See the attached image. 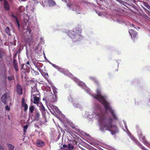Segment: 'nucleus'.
Segmentation results:
<instances>
[{"instance_id": "18", "label": "nucleus", "mask_w": 150, "mask_h": 150, "mask_svg": "<svg viewBox=\"0 0 150 150\" xmlns=\"http://www.w3.org/2000/svg\"><path fill=\"white\" fill-rule=\"evenodd\" d=\"M48 3L50 6H53L56 5V3L53 0H48Z\"/></svg>"}, {"instance_id": "49", "label": "nucleus", "mask_w": 150, "mask_h": 150, "mask_svg": "<svg viewBox=\"0 0 150 150\" xmlns=\"http://www.w3.org/2000/svg\"><path fill=\"white\" fill-rule=\"evenodd\" d=\"M25 64H27V65H30L29 64V62H26V63Z\"/></svg>"}, {"instance_id": "43", "label": "nucleus", "mask_w": 150, "mask_h": 150, "mask_svg": "<svg viewBox=\"0 0 150 150\" xmlns=\"http://www.w3.org/2000/svg\"><path fill=\"white\" fill-rule=\"evenodd\" d=\"M5 109L8 110H10V107L8 105H7L6 106Z\"/></svg>"}, {"instance_id": "53", "label": "nucleus", "mask_w": 150, "mask_h": 150, "mask_svg": "<svg viewBox=\"0 0 150 150\" xmlns=\"http://www.w3.org/2000/svg\"><path fill=\"white\" fill-rule=\"evenodd\" d=\"M45 75H47V76H48V74L47 73L46 74H45Z\"/></svg>"}, {"instance_id": "9", "label": "nucleus", "mask_w": 150, "mask_h": 150, "mask_svg": "<svg viewBox=\"0 0 150 150\" xmlns=\"http://www.w3.org/2000/svg\"><path fill=\"white\" fill-rule=\"evenodd\" d=\"M32 116L34 117V120L36 121L39 120L40 114L38 111L37 110H35Z\"/></svg>"}, {"instance_id": "38", "label": "nucleus", "mask_w": 150, "mask_h": 150, "mask_svg": "<svg viewBox=\"0 0 150 150\" xmlns=\"http://www.w3.org/2000/svg\"><path fill=\"white\" fill-rule=\"evenodd\" d=\"M13 79H14V77L13 76H12V77H11V76H8V79L10 81H11L12 80H13Z\"/></svg>"}, {"instance_id": "30", "label": "nucleus", "mask_w": 150, "mask_h": 150, "mask_svg": "<svg viewBox=\"0 0 150 150\" xmlns=\"http://www.w3.org/2000/svg\"><path fill=\"white\" fill-rule=\"evenodd\" d=\"M32 74L33 75H38L39 74V73L38 71H35L34 69L32 70Z\"/></svg>"}, {"instance_id": "14", "label": "nucleus", "mask_w": 150, "mask_h": 150, "mask_svg": "<svg viewBox=\"0 0 150 150\" xmlns=\"http://www.w3.org/2000/svg\"><path fill=\"white\" fill-rule=\"evenodd\" d=\"M72 10L76 11L77 14L81 13V9L79 6H76L72 8Z\"/></svg>"}, {"instance_id": "4", "label": "nucleus", "mask_w": 150, "mask_h": 150, "mask_svg": "<svg viewBox=\"0 0 150 150\" xmlns=\"http://www.w3.org/2000/svg\"><path fill=\"white\" fill-rule=\"evenodd\" d=\"M69 35L70 37L73 39L74 42L78 41L80 38V36L74 31H70L69 32Z\"/></svg>"}, {"instance_id": "16", "label": "nucleus", "mask_w": 150, "mask_h": 150, "mask_svg": "<svg viewBox=\"0 0 150 150\" xmlns=\"http://www.w3.org/2000/svg\"><path fill=\"white\" fill-rule=\"evenodd\" d=\"M7 98V94L5 93L2 96L1 100V101L5 104H7V102L6 101V99Z\"/></svg>"}, {"instance_id": "8", "label": "nucleus", "mask_w": 150, "mask_h": 150, "mask_svg": "<svg viewBox=\"0 0 150 150\" xmlns=\"http://www.w3.org/2000/svg\"><path fill=\"white\" fill-rule=\"evenodd\" d=\"M48 108L49 111L51 112H52V110L54 112H57L58 110L57 107L52 105H49Z\"/></svg>"}, {"instance_id": "2", "label": "nucleus", "mask_w": 150, "mask_h": 150, "mask_svg": "<svg viewBox=\"0 0 150 150\" xmlns=\"http://www.w3.org/2000/svg\"><path fill=\"white\" fill-rule=\"evenodd\" d=\"M96 93L97 94L93 96L94 98L98 100L103 105L108 103L104 97L101 94L100 91V89L97 90Z\"/></svg>"}, {"instance_id": "19", "label": "nucleus", "mask_w": 150, "mask_h": 150, "mask_svg": "<svg viewBox=\"0 0 150 150\" xmlns=\"http://www.w3.org/2000/svg\"><path fill=\"white\" fill-rule=\"evenodd\" d=\"M51 97V99L50 100V101L52 102H55L57 100V96H53L52 95L51 96H50V98Z\"/></svg>"}, {"instance_id": "50", "label": "nucleus", "mask_w": 150, "mask_h": 150, "mask_svg": "<svg viewBox=\"0 0 150 150\" xmlns=\"http://www.w3.org/2000/svg\"><path fill=\"white\" fill-rule=\"evenodd\" d=\"M24 129L23 132H25L26 131V129Z\"/></svg>"}, {"instance_id": "11", "label": "nucleus", "mask_w": 150, "mask_h": 150, "mask_svg": "<svg viewBox=\"0 0 150 150\" xmlns=\"http://www.w3.org/2000/svg\"><path fill=\"white\" fill-rule=\"evenodd\" d=\"M45 144V142L41 139H37L36 141V145L38 147H42Z\"/></svg>"}, {"instance_id": "44", "label": "nucleus", "mask_w": 150, "mask_h": 150, "mask_svg": "<svg viewBox=\"0 0 150 150\" xmlns=\"http://www.w3.org/2000/svg\"><path fill=\"white\" fill-rule=\"evenodd\" d=\"M76 126V125H75L74 124H73V123H71V127L73 128H74V127Z\"/></svg>"}, {"instance_id": "25", "label": "nucleus", "mask_w": 150, "mask_h": 150, "mask_svg": "<svg viewBox=\"0 0 150 150\" xmlns=\"http://www.w3.org/2000/svg\"><path fill=\"white\" fill-rule=\"evenodd\" d=\"M34 107L33 105H31L30 106L29 109L30 112L33 114V111H34Z\"/></svg>"}, {"instance_id": "22", "label": "nucleus", "mask_w": 150, "mask_h": 150, "mask_svg": "<svg viewBox=\"0 0 150 150\" xmlns=\"http://www.w3.org/2000/svg\"><path fill=\"white\" fill-rule=\"evenodd\" d=\"M135 142L138 146H142L141 149L142 150H148L146 149L144 146H142L141 144L137 140Z\"/></svg>"}, {"instance_id": "12", "label": "nucleus", "mask_w": 150, "mask_h": 150, "mask_svg": "<svg viewBox=\"0 0 150 150\" xmlns=\"http://www.w3.org/2000/svg\"><path fill=\"white\" fill-rule=\"evenodd\" d=\"M129 32L133 39H134L135 38H137V34L136 31H134L132 29H130L129 30Z\"/></svg>"}, {"instance_id": "52", "label": "nucleus", "mask_w": 150, "mask_h": 150, "mask_svg": "<svg viewBox=\"0 0 150 150\" xmlns=\"http://www.w3.org/2000/svg\"><path fill=\"white\" fill-rule=\"evenodd\" d=\"M20 51H21V50H20V49H19V50L17 51V52H20Z\"/></svg>"}, {"instance_id": "39", "label": "nucleus", "mask_w": 150, "mask_h": 150, "mask_svg": "<svg viewBox=\"0 0 150 150\" xmlns=\"http://www.w3.org/2000/svg\"><path fill=\"white\" fill-rule=\"evenodd\" d=\"M24 104H26L25 103V100L24 98H22V100L21 105H23Z\"/></svg>"}, {"instance_id": "15", "label": "nucleus", "mask_w": 150, "mask_h": 150, "mask_svg": "<svg viewBox=\"0 0 150 150\" xmlns=\"http://www.w3.org/2000/svg\"><path fill=\"white\" fill-rule=\"evenodd\" d=\"M40 104L39 109L41 112L42 115L44 116L45 114V109L42 103H40Z\"/></svg>"}, {"instance_id": "55", "label": "nucleus", "mask_w": 150, "mask_h": 150, "mask_svg": "<svg viewBox=\"0 0 150 150\" xmlns=\"http://www.w3.org/2000/svg\"><path fill=\"white\" fill-rule=\"evenodd\" d=\"M149 9H150V6L149 7Z\"/></svg>"}, {"instance_id": "3", "label": "nucleus", "mask_w": 150, "mask_h": 150, "mask_svg": "<svg viewBox=\"0 0 150 150\" xmlns=\"http://www.w3.org/2000/svg\"><path fill=\"white\" fill-rule=\"evenodd\" d=\"M104 106L107 110H108L110 112L113 119L115 120H117L118 118L115 113L114 110H112L110 106L109 103H108L104 105Z\"/></svg>"}, {"instance_id": "1", "label": "nucleus", "mask_w": 150, "mask_h": 150, "mask_svg": "<svg viewBox=\"0 0 150 150\" xmlns=\"http://www.w3.org/2000/svg\"><path fill=\"white\" fill-rule=\"evenodd\" d=\"M98 119L100 124V129L103 131H110L112 134L113 135L118 132V129L115 125L113 124V119L109 118H107L105 114L100 112L97 114Z\"/></svg>"}, {"instance_id": "48", "label": "nucleus", "mask_w": 150, "mask_h": 150, "mask_svg": "<svg viewBox=\"0 0 150 150\" xmlns=\"http://www.w3.org/2000/svg\"><path fill=\"white\" fill-rule=\"evenodd\" d=\"M98 13H98V15H99V16H100V15H101V14L102 13H100V12H98Z\"/></svg>"}, {"instance_id": "27", "label": "nucleus", "mask_w": 150, "mask_h": 150, "mask_svg": "<svg viewBox=\"0 0 150 150\" xmlns=\"http://www.w3.org/2000/svg\"><path fill=\"white\" fill-rule=\"evenodd\" d=\"M5 53L0 49V58H3L5 56Z\"/></svg>"}, {"instance_id": "34", "label": "nucleus", "mask_w": 150, "mask_h": 150, "mask_svg": "<svg viewBox=\"0 0 150 150\" xmlns=\"http://www.w3.org/2000/svg\"><path fill=\"white\" fill-rule=\"evenodd\" d=\"M15 21L16 22V25H17L18 28L19 30H20V25L19 22V21H18V19H16V20H15Z\"/></svg>"}, {"instance_id": "54", "label": "nucleus", "mask_w": 150, "mask_h": 150, "mask_svg": "<svg viewBox=\"0 0 150 150\" xmlns=\"http://www.w3.org/2000/svg\"><path fill=\"white\" fill-rule=\"evenodd\" d=\"M145 17H148V16H147V15H145Z\"/></svg>"}, {"instance_id": "35", "label": "nucleus", "mask_w": 150, "mask_h": 150, "mask_svg": "<svg viewBox=\"0 0 150 150\" xmlns=\"http://www.w3.org/2000/svg\"><path fill=\"white\" fill-rule=\"evenodd\" d=\"M73 129L75 130L76 132H79L80 131V130L78 126L77 125H76V126L74 127V128Z\"/></svg>"}, {"instance_id": "29", "label": "nucleus", "mask_w": 150, "mask_h": 150, "mask_svg": "<svg viewBox=\"0 0 150 150\" xmlns=\"http://www.w3.org/2000/svg\"><path fill=\"white\" fill-rule=\"evenodd\" d=\"M74 146L70 144H69L68 145V149L70 150H72L74 148Z\"/></svg>"}, {"instance_id": "24", "label": "nucleus", "mask_w": 150, "mask_h": 150, "mask_svg": "<svg viewBox=\"0 0 150 150\" xmlns=\"http://www.w3.org/2000/svg\"><path fill=\"white\" fill-rule=\"evenodd\" d=\"M5 32L6 33L9 35H11L10 30L8 27H6L5 30Z\"/></svg>"}, {"instance_id": "56", "label": "nucleus", "mask_w": 150, "mask_h": 150, "mask_svg": "<svg viewBox=\"0 0 150 150\" xmlns=\"http://www.w3.org/2000/svg\"><path fill=\"white\" fill-rule=\"evenodd\" d=\"M8 118H9V116H8Z\"/></svg>"}, {"instance_id": "33", "label": "nucleus", "mask_w": 150, "mask_h": 150, "mask_svg": "<svg viewBox=\"0 0 150 150\" xmlns=\"http://www.w3.org/2000/svg\"><path fill=\"white\" fill-rule=\"evenodd\" d=\"M31 40V39L30 38H27L26 39V42L29 45H30L31 42L30 41Z\"/></svg>"}, {"instance_id": "42", "label": "nucleus", "mask_w": 150, "mask_h": 150, "mask_svg": "<svg viewBox=\"0 0 150 150\" xmlns=\"http://www.w3.org/2000/svg\"><path fill=\"white\" fill-rule=\"evenodd\" d=\"M145 10V11L147 14H148L150 13V12H149L148 10L147 9L143 8Z\"/></svg>"}, {"instance_id": "7", "label": "nucleus", "mask_w": 150, "mask_h": 150, "mask_svg": "<svg viewBox=\"0 0 150 150\" xmlns=\"http://www.w3.org/2000/svg\"><path fill=\"white\" fill-rule=\"evenodd\" d=\"M33 96H40V93L36 88H34L31 91V97Z\"/></svg>"}, {"instance_id": "21", "label": "nucleus", "mask_w": 150, "mask_h": 150, "mask_svg": "<svg viewBox=\"0 0 150 150\" xmlns=\"http://www.w3.org/2000/svg\"><path fill=\"white\" fill-rule=\"evenodd\" d=\"M52 64V65L53 67L57 69L59 71H60V72H62L64 70V69H63L62 68L59 67L58 66H57L55 64Z\"/></svg>"}, {"instance_id": "36", "label": "nucleus", "mask_w": 150, "mask_h": 150, "mask_svg": "<svg viewBox=\"0 0 150 150\" xmlns=\"http://www.w3.org/2000/svg\"><path fill=\"white\" fill-rule=\"evenodd\" d=\"M143 5L149 9L150 6L146 2H144L143 3Z\"/></svg>"}, {"instance_id": "13", "label": "nucleus", "mask_w": 150, "mask_h": 150, "mask_svg": "<svg viewBox=\"0 0 150 150\" xmlns=\"http://www.w3.org/2000/svg\"><path fill=\"white\" fill-rule=\"evenodd\" d=\"M13 66L16 72L19 71V69L18 68V66L17 60L15 59H14L13 62Z\"/></svg>"}, {"instance_id": "32", "label": "nucleus", "mask_w": 150, "mask_h": 150, "mask_svg": "<svg viewBox=\"0 0 150 150\" xmlns=\"http://www.w3.org/2000/svg\"><path fill=\"white\" fill-rule=\"evenodd\" d=\"M67 5L69 8H71L73 6V3L70 2L68 3Z\"/></svg>"}, {"instance_id": "23", "label": "nucleus", "mask_w": 150, "mask_h": 150, "mask_svg": "<svg viewBox=\"0 0 150 150\" xmlns=\"http://www.w3.org/2000/svg\"><path fill=\"white\" fill-rule=\"evenodd\" d=\"M7 145L8 149V150H13L15 147L13 145L10 144H7Z\"/></svg>"}, {"instance_id": "41", "label": "nucleus", "mask_w": 150, "mask_h": 150, "mask_svg": "<svg viewBox=\"0 0 150 150\" xmlns=\"http://www.w3.org/2000/svg\"><path fill=\"white\" fill-rule=\"evenodd\" d=\"M12 17L15 19V20H16V19H18L16 17V16L14 15V14H12Z\"/></svg>"}, {"instance_id": "5", "label": "nucleus", "mask_w": 150, "mask_h": 150, "mask_svg": "<svg viewBox=\"0 0 150 150\" xmlns=\"http://www.w3.org/2000/svg\"><path fill=\"white\" fill-rule=\"evenodd\" d=\"M21 70L24 73L28 72L29 71V66L27 64H23L21 65Z\"/></svg>"}, {"instance_id": "46", "label": "nucleus", "mask_w": 150, "mask_h": 150, "mask_svg": "<svg viewBox=\"0 0 150 150\" xmlns=\"http://www.w3.org/2000/svg\"><path fill=\"white\" fill-rule=\"evenodd\" d=\"M63 147L64 148H67L68 147V146L66 144H64L63 145Z\"/></svg>"}, {"instance_id": "10", "label": "nucleus", "mask_w": 150, "mask_h": 150, "mask_svg": "<svg viewBox=\"0 0 150 150\" xmlns=\"http://www.w3.org/2000/svg\"><path fill=\"white\" fill-rule=\"evenodd\" d=\"M16 91L17 93L20 95H22L23 93V90L21 85L18 84L16 86Z\"/></svg>"}, {"instance_id": "47", "label": "nucleus", "mask_w": 150, "mask_h": 150, "mask_svg": "<svg viewBox=\"0 0 150 150\" xmlns=\"http://www.w3.org/2000/svg\"><path fill=\"white\" fill-rule=\"evenodd\" d=\"M0 150H4L3 147L1 146H0Z\"/></svg>"}, {"instance_id": "20", "label": "nucleus", "mask_w": 150, "mask_h": 150, "mask_svg": "<svg viewBox=\"0 0 150 150\" xmlns=\"http://www.w3.org/2000/svg\"><path fill=\"white\" fill-rule=\"evenodd\" d=\"M142 140L144 144L146 145V146H148L149 147H150L149 144L148 143V142L146 141V138H145V137H142Z\"/></svg>"}, {"instance_id": "37", "label": "nucleus", "mask_w": 150, "mask_h": 150, "mask_svg": "<svg viewBox=\"0 0 150 150\" xmlns=\"http://www.w3.org/2000/svg\"><path fill=\"white\" fill-rule=\"evenodd\" d=\"M116 1H117V2H119L120 3L122 4L123 5H124V3L126 4V3L121 0H116Z\"/></svg>"}, {"instance_id": "51", "label": "nucleus", "mask_w": 150, "mask_h": 150, "mask_svg": "<svg viewBox=\"0 0 150 150\" xmlns=\"http://www.w3.org/2000/svg\"><path fill=\"white\" fill-rule=\"evenodd\" d=\"M90 78H91V79H94V78H93V77H90Z\"/></svg>"}, {"instance_id": "26", "label": "nucleus", "mask_w": 150, "mask_h": 150, "mask_svg": "<svg viewBox=\"0 0 150 150\" xmlns=\"http://www.w3.org/2000/svg\"><path fill=\"white\" fill-rule=\"evenodd\" d=\"M73 105L76 108H78L80 106L79 104L76 101H75V102H74L73 103Z\"/></svg>"}, {"instance_id": "40", "label": "nucleus", "mask_w": 150, "mask_h": 150, "mask_svg": "<svg viewBox=\"0 0 150 150\" xmlns=\"http://www.w3.org/2000/svg\"><path fill=\"white\" fill-rule=\"evenodd\" d=\"M70 142H71L73 143L74 144H76V142L74 139L70 140Z\"/></svg>"}, {"instance_id": "31", "label": "nucleus", "mask_w": 150, "mask_h": 150, "mask_svg": "<svg viewBox=\"0 0 150 150\" xmlns=\"http://www.w3.org/2000/svg\"><path fill=\"white\" fill-rule=\"evenodd\" d=\"M57 89L55 88H54L53 89V93L54 95L55 96H57Z\"/></svg>"}, {"instance_id": "6", "label": "nucleus", "mask_w": 150, "mask_h": 150, "mask_svg": "<svg viewBox=\"0 0 150 150\" xmlns=\"http://www.w3.org/2000/svg\"><path fill=\"white\" fill-rule=\"evenodd\" d=\"M40 96H33L31 97V101L35 104H37L38 105L39 103V102L40 101Z\"/></svg>"}, {"instance_id": "17", "label": "nucleus", "mask_w": 150, "mask_h": 150, "mask_svg": "<svg viewBox=\"0 0 150 150\" xmlns=\"http://www.w3.org/2000/svg\"><path fill=\"white\" fill-rule=\"evenodd\" d=\"M4 7L5 9L8 11L9 10V4L6 0H4Z\"/></svg>"}, {"instance_id": "28", "label": "nucleus", "mask_w": 150, "mask_h": 150, "mask_svg": "<svg viewBox=\"0 0 150 150\" xmlns=\"http://www.w3.org/2000/svg\"><path fill=\"white\" fill-rule=\"evenodd\" d=\"M22 107H24V110L25 111H26L28 109V106L27 104H24L23 105H21Z\"/></svg>"}, {"instance_id": "45", "label": "nucleus", "mask_w": 150, "mask_h": 150, "mask_svg": "<svg viewBox=\"0 0 150 150\" xmlns=\"http://www.w3.org/2000/svg\"><path fill=\"white\" fill-rule=\"evenodd\" d=\"M28 128V125H25L24 126V127H23V129H27Z\"/></svg>"}]
</instances>
